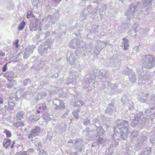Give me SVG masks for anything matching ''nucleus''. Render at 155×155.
Wrapping results in <instances>:
<instances>
[{
	"label": "nucleus",
	"instance_id": "f257e3e1",
	"mask_svg": "<svg viewBox=\"0 0 155 155\" xmlns=\"http://www.w3.org/2000/svg\"><path fill=\"white\" fill-rule=\"evenodd\" d=\"M41 128L38 126L35 127V128L32 129L31 130V134L28 136V138L30 139L33 137H35L38 136V134L40 132Z\"/></svg>",
	"mask_w": 155,
	"mask_h": 155
},
{
	"label": "nucleus",
	"instance_id": "f03ea898",
	"mask_svg": "<svg viewBox=\"0 0 155 155\" xmlns=\"http://www.w3.org/2000/svg\"><path fill=\"white\" fill-rule=\"evenodd\" d=\"M12 140H11L8 138H5L4 139V140L3 143V146L5 148H7L8 147L11 145V148H13L15 144V142L14 141L12 143Z\"/></svg>",
	"mask_w": 155,
	"mask_h": 155
},
{
	"label": "nucleus",
	"instance_id": "7ed1b4c3",
	"mask_svg": "<svg viewBox=\"0 0 155 155\" xmlns=\"http://www.w3.org/2000/svg\"><path fill=\"white\" fill-rule=\"evenodd\" d=\"M38 108L41 110V112H43L47 110L46 105L45 103L40 104L38 105Z\"/></svg>",
	"mask_w": 155,
	"mask_h": 155
},
{
	"label": "nucleus",
	"instance_id": "20e7f679",
	"mask_svg": "<svg viewBox=\"0 0 155 155\" xmlns=\"http://www.w3.org/2000/svg\"><path fill=\"white\" fill-rule=\"evenodd\" d=\"M122 40L124 41L123 44L124 47V49L125 50H127L129 47L128 45L129 41L125 38H123Z\"/></svg>",
	"mask_w": 155,
	"mask_h": 155
},
{
	"label": "nucleus",
	"instance_id": "39448f33",
	"mask_svg": "<svg viewBox=\"0 0 155 155\" xmlns=\"http://www.w3.org/2000/svg\"><path fill=\"white\" fill-rule=\"evenodd\" d=\"M23 112H18L17 114L16 118L18 120H21L23 118Z\"/></svg>",
	"mask_w": 155,
	"mask_h": 155
},
{
	"label": "nucleus",
	"instance_id": "423d86ee",
	"mask_svg": "<svg viewBox=\"0 0 155 155\" xmlns=\"http://www.w3.org/2000/svg\"><path fill=\"white\" fill-rule=\"evenodd\" d=\"M4 76L9 81H11L14 78L10 74L8 73H5L4 75Z\"/></svg>",
	"mask_w": 155,
	"mask_h": 155
},
{
	"label": "nucleus",
	"instance_id": "0eeeda50",
	"mask_svg": "<svg viewBox=\"0 0 155 155\" xmlns=\"http://www.w3.org/2000/svg\"><path fill=\"white\" fill-rule=\"evenodd\" d=\"M25 24V22L24 21H22L19 25L18 28V29L19 31L21 30L24 28V26Z\"/></svg>",
	"mask_w": 155,
	"mask_h": 155
},
{
	"label": "nucleus",
	"instance_id": "6e6552de",
	"mask_svg": "<svg viewBox=\"0 0 155 155\" xmlns=\"http://www.w3.org/2000/svg\"><path fill=\"white\" fill-rule=\"evenodd\" d=\"M59 103H60V105L58 107L60 109H64L65 108V106L64 105V103L63 102V101L61 100H58Z\"/></svg>",
	"mask_w": 155,
	"mask_h": 155
},
{
	"label": "nucleus",
	"instance_id": "1a4fd4ad",
	"mask_svg": "<svg viewBox=\"0 0 155 155\" xmlns=\"http://www.w3.org/2000/svg\"><path fill=\"white\" fill-rule=\"evenodd\" d=\"M3 133L5 134L7 137H11L12 136V134L11 132L10 131L8 130H5Z\"/></svg>",
	"mask_w": 155,
	"mask_h": 155
},
{
	"label": "nucleus",
	"instance_id": "9d476101",
	"mask_svg": "<svg viewBox=\"0 0 155 155\" xmlns=\"http://www.w3.org/2000/svg\"><path fill=\"white\" fill-rule=\"evenodd\" d=\"M15 125L17 127L19 126H22L24 125V123L23 122L19 121L16 122L15 124Z\"/></svg>",
	"mask_w": 155,
	"mask_h": 155
},
{
	"label": "nucleus",
	"instance_id": "9b49d317",
	"mask_svg": "<svg viewBox=\"0 0 155 155\" xmlns=\"http://www.w3.org/2000/svg\"><path fill=\"white\" fill-rule=\"evenodd\" d=\"M33 15V12L31 11H29L28 12L27 15V18H29L32 17Z\"/></svg>",
	"mask_w": 155,
	"mask_h": 155
},
{
	"label": "nucleus",
	"instance_id": "f8f14e48",
	"mask_svg": "<svg viewBox=\"0 0 155 155\" xmlns=\"http://www.w3.org/2000/svg\"><path fill=\"white\" fill-rule=\"evenodd\" d=\"M7 64L4 65L2 68V71L3 72H5L6 70Z\"/></svg>",
	"mask_w": 155,
	"mask_h": 155
},
{
	"label": "nucleus",
	"instance_id": "ddd939ff",
	"mask_svg": "<svg viewBox=\"0 0 155 155\" xmlns=\"http://www.w3.org/2000/svg\"><path fill=\"white\" fill-rule=\"evenodd\" d=\"M18 42L19 40L18 39L16 40L15 43V45L16 48H18Z\"/></svg>",
	"mask_w": 155,
	"mask_h": 155
},
{
	"label": "nucleus",
	"instance_id": "4468645a",
	"mask_svg": "<svg viewBox=\"0 0 155 155\" xmlns=\"http://www.w3.org/2000/svg\"><path fill=\"white\" fill-rule=\"evenodd\" d=\"M3 103L2 99V98L0 97V104H2Z\"/></svg>",
	"mask_w": 155,
	"mask_h": 155
},
{
	"label": "nucleus",
	"instance_id": "2eb2a0df",
	"mask_svg": "<svg viewBox=\"0 0 155 155\" xmlns=\"http://www.w3.org/2000/svg\"><path fill=\"white\" fill-rule=\"evenodd\" d=\"M37 112L38 113V114H39L40 113V111H39L38 110H37Z\"/></svg>",
	"mask_w": 155,
	"mask_h": 155
},
{
	"label": "nucleus",
	"instance_id": "dca6fc26",
	"mask_svg": "<svg viewBox=\"0 0 155 155\" xmlns=\"http://www.w3.org/2000/svg\"><path fill=\"white\" fill-rule=\"evenodd\" d=\"M23 153H24L25 154H26V151H25L23 152Z\"/></svg>",
	"mask_w": 155,
	"mask_h": 155
}]
</instances>
